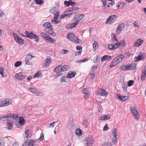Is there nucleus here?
<instances>
[{
	"label": "nucleus",
	"instance_id": "a878e982",
	"mask_svg": "<svg viewBox=\"0 0 146 146\" xmlns=\"http://www.w3.org/2000/svg\"><path fill=\"white\" fill-rule=\"evenodd\" d=\"M13 121L7 120L6 125V127L8 130L11 129L13 127Z\"/></svg>",
	"mask_w": 146,
	"mask_h": 146
},
{
	"label": "nucleus",
	"instance_id": "ea45409f",
	"mask_svg": "<svg viewBox=\"0 0 146 146\" xmlns=\"http://www.w3.org/2000/svg\"><path fill=\"white\" fill-rule=\"evenodd\" d=\"M25 134L24 136L26 137H30L31 135L30 134V132L29 130L28 129H26L25 130Z\"/></svg>",
	"mask_w": 146,
	"mask_h": 146
},
{
	"label": "nucleus",
	"instance_id": "c756f323",
	"mask_svg": "<svg viewBox=\"0 0 146 146\" xmlns=\"http://www.w3.org/2000/svg\"><path fill=\"white\" fill-rule=\"evenodd\" d=\"M42 26L44 27L45 30L48 29H51L52 28V26L50 23L48 22L44 23L43 24Z\"/></svg>",
	"mask_w": 146,
	"mask_h": 146
},
{
	"label": "nucleus",
	"instance_id": "9d476101",
	"mask_svg": "<svg viewBox=\"0 0 146 146\" xmlns=\"http://www.w3.org/2000/svg\"><path fill=\"white\" fill-rule=\"evenodd\" d=\"M12 34L15 40L17 43L21 45L24 44V40L17 34L15 33H13Z\"/></svg>",
	"mask_w": 146,
	"mask_h": 146
},
{
	"label": "nucleus",
	"instance_id": "473e14b6",
	"mask_svg": "<svg viewBox=\"0 0 146 146\" xmlns=\"http://www.w3.org/2000/svg\"><path fill=\"white\" fill-rule=\"evenodd\" d=\"M127 70H129L134 68L135 67V65L134 64H131L126 65Z\"/></svg>",
	"mask_w": 146,
	"mask_h": 146
},
{
	"label": "nucleus",
	"instance_id": "6ab92c4d",
	"mask_svg": "<svg viewBox=\"0 0 146 146\" xmlns=\"http://www.w3.org/2000/svg\"><path fill=\"white\" fill-rule=\"evenodd\" d=\"M51 62V58L49 56L47 57L43 64V67L45 68L47 67L50 64Z\"/></svg>",
	"mask_w": 146,
	"mask_h": 146
},
{
	"label": "nucleus",
	"instance_id": "5fc2aeb1",
	"mask_svg": "<svg viewBox=\"0 0 146 146\" xmlns=\"http://www.w3.org/2000/svg\"><path fill=\"white\" fill-rule=\"evenodd\" d=\"M120 69L121 71L127 70L126 65H121L120 68Z\"/></svg>",
	"mask_w": 146,
	"mask_h": 146
},
{
	"label": "nucleus",
	"instance_id": "c03bdc74",
	"mask_svg": "<svg viewBox=\"0 0 146 146\" xmlns=\"http://www.w3.org/2000/svg\"><path fill=\"white\" fill-rule=\"evenodd\" d=\"M102 3L104 6L105 7V8L106 9H109L110 7V6L108 5H107L106 4V1L105 0H102Z\"/></svg>",
	"mask_w": 146,
	"mask_h": 146
},
{
	"label": "nucleus",
	"instance_id": "4d7b16f0",
	"mask_svg": "<svg viewBox=\"0 0 146 146\" xmlns=\"http://www.w3.org/2000/svg\"><path fill=\"white\" fill-rule=\"evenodd\" d=\"M55 122H53L49 124H48L47 125L48 128L53 127L54 126V123Z\"/></svg>",
	"mask_w": 146,
	"mask_h": 146
},
{
	"label": "nucleus",
	"instance_id": "20e7f679",
	"mask_svg": "<svg viewBox=\"0 0 146 146\" xmlns=\"http://www.w3.org/2000/svg\"><path fill=\"white\" fill-rule=\"evenodd\" d=\"M67 37L69 40L75 43H80L82 42L81 40L76 38L72 33H68L67 35Z\"/></svg>",
	"mask_w": 146,
	"mask_h": 146
},
{
	"label": "nucleus",
	"instance_id": "864d4df0",
	"mask_svg": "<svg viewBox=\"0 0 146 146\" xmlns=\"http://www.w3.org/2000/svg\"><path fill=\"white\" fill-rule=\"evenodd\" d=\"M134 82V81L133 80L128 81L127 83V86L129 87L131 86L133 84Z\"/></svg>",
	"mask_w": 146,
	"mask_h": 146
},
{
	"label": "nucleus",
	"instance_id": "1a4fd4ad",
	"mask_svg": "<svg viewBox=\"0 0 146 146\" xmlns=\"http://www.w3.org/2000/svg\"><path fill=\"white\" fill-rule=\"evenodd\" d=\"M117 18V17L115 15H111L107 19L105 23L107 25H111L115 22Z\"/></svg>",
	"mask_w": 146,
	"mask_h": 146
},
{
	"label": "nucleus",
	"instance_id": "f704fd0d",
	"mask_svg": "<svg viewBox=\"0 0 146 146\" xmlns=\"http://www.w3.org/2000/svg\"><path fill=\"white\" fill-rule=\"evenodd\" d=\"M53 28L52 27V28L51 29H48L45 30L48 33L52 35V36H55L56 35V34L55 32L53 31Z\"/></svg>",
	"mask_w": 146,
	"mask_h": 146
},
{
	"label": "nucleus",
	"instance_id": "4be33fe9",
	"mask_svg": "<svg viewBox=\"0 0 146 146\" xmlns=\"http://www.w3.org/2000/svg\"><path fill=\"white\" fill-rule=\"evenodd\" d=\"M111 115L110 114H108L107 115H105L101 116L99 119L101 121H105L111 118Z\"/></svg>",
	"mask_w": 146,
	"mask_h": 146
},
{
	"label": "nucleus",
	"instance_id": "603ef678",
	"mask_svg": "<svg viewBox=\"0 0 146 146\" xmlns=\"http://www.w3.org/2000/svg\"><path fill=\"white\" fill-rule=\"evenodd\" d=\"M133 25L134 27L135 28H139L140 27V24L139 23L135 22L133 23Z\"/></svg>",
	"mask_w": 146,
	"mask_h": 146
},
{
	"label": "nucleus",
	"instance_id": "0eeeda50",
	"mask_svg": "<svg viewBox=\"0 0 146 146\" xmlns=\"http://www.w3.org/2000/svg\"><path fill=\"white\" fill-rule=\"evenodd\" d=\"M40 34L46 41L51 43H55V40L50 37L47 34L43 32H41Z\"/></svg>",
	"mask_w": 146,
	"mask_h": 146
},
{
	"label": "nucleus",
	"instance_id": "6e6d98bb",
	"mask_svg": "<svg viewBox=\"0 0 146 146\" xmlns=\"http://www.w3.org/2000/svg\"><path fill=\"white\" fill-rule=\"evenodd\" d=\"M79 9V7H74L72 8V9H70V10L72 12H75L76 13V11H75L76 10H77Z\"/></svg>",
	"mask_w": 146,
	"mask_h": 146
},
{
	"label": "nucleus",
	"instance_id": "680f3d73",
	"mask_svg": "<svg viewBox=\"0 0 146 146\" xmlns=\"http://www.w3.org/2000/svg\"><path fill=\"white\" fill-rule=\"evenodd\" d=\"M102 146H111V143L108 142H106L104 143Z\"/></svg>",
	"mask_w": 146,
	"mask_h": 146
},
{
	"label": "nucleus",
	"instance_id": "393cba45",
	"mask_svg": "<svg viewBox=\"0 0 146 146\" xmlns=\"http://www.w3.org/2000/svg\"><path fill=\"white\" fill-rule=\"evenodd\" d=\"M116 6L119 9H124L126 7V3L123 2H120L117 3Z\"/></svg>",
	"mask_w": 146,
	"mask_h": 146
},
{
	"label": "nucleus",
	"instance_id": "09e8293b",
	"mask_svg": "<svg viewBox=\"0 0 146 146\" xmlns=\"http://www.w3.org/2000/svg\"><path fill=\"white\" fill-rule=\"evenodd\" d=\"M53 14L54 15V18H58L59 13L58 11H55Z\"/></svg>",
	"mask_w": 146,
	"mask_h": 146
},
{
	"label": "nucleus",
	"instance_id": "f257e3e1",
	"mask_svg": "<svg viewBox=\"0 0 146 146\" xmlns=\"http://www.w3.org/2000/svg\"><path fill=\"white\" fill-rule=\"evenodd\" d=\"M113 38L117 42L113 44H110L108 45V48L111 50H115L118 48H122L124 47L126 44L124 40H123L120 42H119L117 38L115 36H113Z\"/></svg>",
	"mask_w": 146,
	"mask_h": 146
},
{
	"label": "nucleus",
	"instance_id": "6e6552de",
	"mask_svg": "<svg viewBox=\"0 0 146 146\" xmlns=\"http://www.w3.org/2000/svg\"><path fill=\"white\" fill-rule=\"evenodd\" d=\"M130 112L133 115L134 118L137 120H138L139 117V114L136 108L134 106H132L130 108Z\"/></svg>",
	"mask_w": 146,
	"mask_h": 146
},
{
	"label": "nucleus",
	"instance_id": "69168bd1",
	"mask_svg": "<svg viewBox=\"0 0 146 146\" xmlns=\"http://www.w3.org/2000/svg\"><path fill=\"white\" fill-rule=\"evenodd\" d=\"M66 78L65 76L62 77L60 79V82H66Z\"/></svg>",
	"mask_w": 146,
	"mask_h": 146
},
{
	"label": "nucleus",
	"instance_id": "de8ad7c7",
	"mask_svg": "<svg viewBox=\"0 0 146 146\" xmlns=\"http://www.w3.org/2000/svg\"><path fill=\"white\" fill-rule=\"evenodd\" d=\"M82 123L83 125L86 127H88L89 125L88 121L86 120H84L82 121Z\"/></svg>",
	"mask_w": 146,
	"mask_h": 146
},
{
	"label": "nucleus",
	"instance_id": "b1692460",
	"mask_svg": "<svg viewBox=\"0 0 146 146\" xmlns=\"http://www.w3.org/2000/svg\"><path fill=\"white\" fill-rule=\"evenodd\" d=\"M125 26V25L124 24L122 23L120 24L116 29V33L117 34H119L121 33L122 31L123 30Z\"/></svg>",
	"mask_w": 146,
	"mask_h": 146
},
{
	"label": "nucleus",
	"instance_id": "412c9836",
	"mask_svg": "<svg viewBox=\"0 0 146 146\" xmlns=\"http://www.w3.org/2000/svg\"><path fill=\"white\" fill-rule=\"evenodd\" d=\"M143 39L140 38L138 39L135 41L134 46L135 47H139L143 44Z\"/></svg>",
	"mask_w": 146,
	"mask_h": 146
},
{
	"label": "nucleus",
	"instance_id": "5701e85b",
	"mask_svg": "<svg viewBox=\"0 0 146 146\" xmlns=\"http://www.w3.org/2000/svg\"><path fill=\"white\" fill-rule=\"evenodd\" d=\"M116 95L117 98L121 102H124L127 100L129 98L127 96H121L119 94H117Z\"/></svg>",
	"mask_w": 146,
	"mask_h": 146
},
{
	"label": "nucleus",
	"instance_id": "e433bc0d",
	"mask_svg": "<svg viewBox=\"0 0 146 146\" xmlns=\"http://www.w3.org/2000/svg\"><path fill=\"white\" fill-rule=\"evenodd\" d=\"M76 14V12H72L70 10H69L65 12V15H66V16L70 17L72 15H75Z\"/></svg>",
	"mask_w": 146,
	"mask_h": 146
},
{
	"label": "nucleus",
	"instance_id": "8fccbe9b",
	"mask_svg": "<svg viewBox=\"0 0 146 146\" xmlns=\"http://www.w3.org/2000/svg\"><path fill=\"white\" fill-rule=\"evenodd\" d=\"M127 86L126 83H123V86L122 89L123 91L125 92H126L127 91Z\"/></svg>",
	"mask_w": 146,
	"mask_h": 146
},
{
	"label": "nucleus",
	"instance_id": "c9c22d12",
	"mask_svg": "<svg viewBox=\"0 0 146 146\" xmlns=\"http://www.w3.org/2000/svg\"><path fill=\"white\" fill-rule=\"evenodd\" d=\"M62 72L65 71L70 68L69 66L67 65H60Z\"/></svg>",
	"mask_w": 146,
	"mask_h": 146
},
{
	"label": "nucleus",
	"instance_id": "2eb2a0df",
	"mask_svg": "<svg viewBox=\"0 0 146 146\" xmlns=\"http://www.w3.org/2000/svg\"><path fill=\"white\" fill-rule=\"evenodd\" d=\"M94 142V140L92 137H87L86 139L85 146H92Z\"/></svg>",
	"mask_w": 146,
	"mask_h": 146
},
{
	"label": "nucleus",
	"instance_id": "f3484780",
	"mask_svg": "<svg viewBox=\"0 0 146 146\" xmlns=\"http://www.w3.org/2000/svg\"><path fill=\"white\" fill-rule=\"evenodd\" d=\"M34 57V56L31 54H28L25 58L26 64L32 65V63L29 61Z\"/></svg>",
	"mask_w": 146,
	"mask_h": 146
},
{
	"label": "nucleus",
	"instance_id": "a19ab883",
	"mask_svg": "<svg viewBox=\"0 0 146 146\" xmlns=\"http://www.w3.org/2000/svg\"><path fill=\"white\" fill-rule=\"evenodd\" d=\"M93 47L95 51L98 50L99 47V45L98 43L96 41H94V42L93 44Z\"/></svg>",
	"mask_w": 146,
	"mask_h": 146
},
{
	"label": "nucleus",
	"instance_id": "49530a36",
	"mask_svg": "<svg viewBox=\"0 0 146 146\" xmlns=\"http://www.w3.org/2000/svg\"><path fill=\"white\" fill-rule=\"evenodd\" d=\"M43 0H35V2L36 4L40 5L43 3Z\"/></svg>",
	"mask_w": 146,
	"mask_h": 146
},
{
	"label": "nucleus",
	"instance_id": "4c0bfd02",
	"mask_svg": "<svg viewBox=\"0 0 146 146\" xmlns=\"http://www.w3.org/2000/svg\"><path fill=\"white\" fill-rule=\"evenodd\" d=\"M60 21V20L58 18H54L51 20V23L53 24L58 23Z\"/></svg>",
	"mask_w": 146,
	"mask_h": 146
},
{
	"label": "nucleus",
	"instance_id": "c85d7f7f",
	"mask_svg": "<svg viewBox=\"0 0 146 146\" xmlns=\"http://www.w3.org/2000/svg\"><path fill=\"white\" fill-rule=\"evenodd\" d=\"M146 76V66H145L142 71V73L141 76V79L142 81H143Z\"/></svg>",
	"mask_w": 146,
	"mask_h": 146
},
{
	"label": "nucleus",
	"instance_id": "774afa93",
	"mask_svg": "<svg viewBox=\"0 0 146 146\" xmlns=\"http://www.w3.org/2000/svg\"><path fill=\"white\" fill-rule=\"evenodd\" d=\"M98 67V66L97 65L93 66L92 67L91 69L93 70H94L95 71H96Z\"/></svg>",
	"mask_w": 146,
	"mask_h": 146
},
{
	"label": "nucleus",
	"instance_id": "4468645a",
	"mask_svg": "<svg viewBox=\"0 0 146 146\" xmlns=\"http://www.w3.org/2000/svg\"><path fill=\"white\" fill-rule=\"evenodd\" d=\"M27 76V73L20 72L16 74L15 77L17 79L22 80L25 78Z\"/></svg>",
	"mask_w": 146,
	"mask_h": 146
},
{
	"label": "nucleus",
	"instance_id": "39448f33",
	"mask_svg": "<svg viewBox=\"0 0 146 146\" xmlns=\"http://www.w3.org/2000/svg\"><path fill=\"white\" fill-rule=\"evenodd\" d=\"M12 100L8 98L3 99L0 100V107H6L11 104Z\"/></svg>",
	"mask_w": 146,
	"mask_h": 146
},
{
	"label": "nucleus",
	"instance_id": "bf43d9fd",
	"mask_svg": "<svg viewBox=\"0 0 146 146\" xmlns=\"http://www.w3.org/2000/svg\"><path fill=\"white\" fill-rule=\"evenodd\" d=\"M82 92L85 94H89L90 92L89 91L87 90L86 88H84L82 90Z\"/></svg>",
	"mask_w": 146,
	"mask_h": 146
},
{
	"label": "nucleus",
	"instance_id": "3c124183",
	"mask_svg": "<svg viewBox=\"0 0 146 146\" xmlns=\"http://www.w3.org/2000/svg\"><path fill=\"white\" fill-rule=\"evenodd\" d=\"M84 16V14H82L79 15H78L77 16V20H78L79 22V21L82 19L83 17Z\"/></svg>",
	"mask_w": 146,
	"mask_h": 146
},
{
	"label": "nucleus",
	"instance_id": "052dcab7",
	"mask_svg": "<svg viewBox=\"0 0 146 146\" xmlns=\"http://www.w3.org/2000/svg\"><path fill=\"white\" fill-rule=\"evenodd\" d=\"M109 129V127L107 123H106L103 128V131H106L108 130Z\"/></svg>",
	"mask_w": 146,
	"mask_h": 146
},
{
	"label": "nucleus",
	"instance_id": "338daca9",
	"mask_svg": "<svg viewBox=\"0 0 146 146\" xmlns=\"http://www.w3.org/2000/svg\"><path fill=\"white\" fill-rule=\"evenodd\" d=\"M61 53L63 54H67L69 52L68 50L63 49L61 51Z\"/></svg>",
	"mask_w": 146,
	"mask_h": 146
},
{
	"label": "nucleus",
	"instance_id": "dca6fc26",
	"mask_svg": "<svg viewBox=\"0 0 146 146\" xmlns=\"http://www.w3.org/2000/svg\"><path fill=\"white\" fill-rule=\"evenodd\" d=\"M61 72V67L59 65L54 69V74L56 77H57L61 75L60 72Z\"/></svg>",
	"mask_w": 146,
	"mask_h": 146
},
{
	"label": "nucleus",
	"instance_id": "ddd939ff",
	"mask_svg": "<svg viewBox=\"0 0 146 146\" xmlns=\"http://www.w3.org/2000/svg\"><path fill=\"white\" fill-rule=\"evenodd\" d=\"M25 122V120L23 117H20L19 119L18 123H15V125L18 128H20L24 125Z\"/></svg>",
	"mask_w": 146,
	"mask_h": 146
},
{
	"label": "nucleus",
	"instance_id": "a211bd4d",
	"mask_svg": "<svg viewBox=\"0 0 146 146\" xmlns=\"http://www.w3.org/2000/svg\"><path fill=\"white\" fill-rule=\"evenodd\" d=\"M29 90L30 91L37 96H41L43 95V94L42 92H39L38 90L34 88H29Z\"/></svg>",
	"mask_w": 146,
	"mask_h": 146
},
{
	"label": "nucleus",
	"instance_id": "58836bf2",
	"mask_svg": "<svg viewBox=\"0 0 146 146\" xmlns=\"http://www.w3.org/2000/svg\"><path fill=\"white\" fill-rule=\"evenodd\" d=\"M44 138V136L43 133L42 132L40 135L39 138L36 139V140L38 142L42 141Z\"/></svg>",
	"mask_w": 146,
	"mask_h": 146
},
{
	"label": "nucleus",
	"instance_id": "f8f14e48",
	"mask_svg": "<svg viewBox=\"0 0 146 146\" xmlns=\"http://www.w3.org/2000/svg\"><path fill=\"white\" fill-rule=\"evenodd\" d=\"M36 142L32 139L27 140L25 142L22 146H34L36 145Z\"/></svg>",
	"mask_w": 146,
	"mask_h": 146
},
{
	"label": "nucleus",
	"instance_id": "13d9d810",
	"mask_svg": "<svg viewBox=\"0 0 146 146\" xmlns=\"http://www.w3.org/2000/svg\"><path fill=\"white\" fill-rule=\"evenodd\" d=\"M22 64V62L20 61H19L16 62L15 64V67L19 66L21 65Z\"/></svg>",
	"mask_w": 146,
	"mask_h": 146
},
{
	"label": "nucleus",
	"instance_id": "72a5a7b5",
	"mask_svg": "<svg viewBox=\"0 0 146 146\" xmlns=\"http://www.w3.org/2000/svg\"><path fill=\"white\" fill-rule=\"evenodd\" d=\"M59 8V6L56 4L53 8H52L50 11V13H54L55 11H58L57 9Z\"/></svg>",
	"mask_w": 146,
	"mask_h": 146
},
{
	"label": "nucleus",
	"instance_id": "e2e57ef3",
	"mask_svg": "<svg viewBox=\"0 0 146 146\" xmlns=\"http://www.w3.org/2000/svg\"><path fill=\"white\" fill-rule=\"evenodd\" d=\"M4 70H3L0 74L1 75L2 77L3 78L6 77L7 76Z\"/></svg>",
	"mask_w": 146,
	"mask_h": 146
},
{
	"label": "nucleus",
	"instance_id": "79ce46f5",
	"mask_svg": "<svg viewBox=\"0 0 146 146\" xmlns=\"http://www.w3.org/2000/svg\"><path fill=\"white\" fill-rule=\"evenodd\" d=\"M100 60V56H96L94 58L93 62L95 63H97L99 62Z\"/></svg>",
	"mask_w": 146,
	"mask_h": 146
},
{
	"label": "nucleus",
	"instance_id": "37998d69",
	"mask_svg": "<svg viewBox=\"0 0 146 146\" xmlns=\"http://www.w3.org/2000/svg\"><path fill=\"white\" fill-rule=\"evenodd\" d=\"M76 135L78 136H80L82 134V132L81 130L79 128L76 129Z\"/></svg>",
	"mask_w": 146,
	"mask_h": 146
},
{
	"label": "nucleus",
	"instance_id": "7ed1b4c3",
	"mask_svg": "<svg viewBox=\"0 0 146 146\" xmlns=\"http://www.w3.org/2000/svg\"><path fill=\"white\" fill-rule=\"evenodd\" d=\"M124 57L123 55L121 54L116 57L111 63L110 67L112 68L115 66L122 60Z\"/></svg>",
	"mask_w": 146,
	"mask_h": 146
},
{
	"label": "nucleus",
	"instance_id": "2f4dec72",
	"mask_svg": "<svg viewBox=\"0 0 146 146\" xmlns=\"http://www.w3.org/2000/svg\"><path fill=\"white\" fill-rule=\"evenodd\" d=\"M25 34L27 38L31 39H33V37L35 35L33 33H29L27 31L25 32Z\"/></svg>",
	"mask_w": 146,
	"mask_h": 146
},
{
	"label": "nucleus",
	"instance_id": "7c9ffc66",
	"mask_svg": "<svg viewBox=\"0 0 146 146\" xmlns=\"http://www.w3.org/2000/svg\"><path fill=\"white\" fill-rule=\"evenodd\" d=\"M76 74L75 72H73L72 71H70L66 76L67 78H72L75 76Z\"/></svg>",
	"mask_w": 146,
	"mask_h": 146
},
{
	"label": "nucleus",
	"instance_id": "aec40b11",
	"mask_svg": "<svg viewBox=\"0 0 146 146\" xmlns=\"http://www.w3.org/2000/svg\"><path fill=\"white\" fill-rule=\"evenodd\" d=\"M78 23V20H76L74 22L72 23L67 24L66 26V28L68 29H73L75 27Z\"/></svg>",
	"mask_w": 146,
	"mask_h": 146
},
{
	"label": "nucleus",
	"instance_id": "a18cd8bd",
	"mask_svg": "<svg viewBox=\"0 0 146 146\" xmlns=\"http://www.w3.org/2000/svg\"><path fill=\"white\" fill-rule=\"evenodd\" d=\"M41 76L42 74L41 72H40L38 71L36 72V74L34 76V78H38L41 77Z\"/></svg>",
	"mask_w": 146,
	"mask_h": 146
},
{
	"label": "nucleus",
	"instance_id": "9b49d317",
	"mask_svg": "<svg viewBox=\"0 0 146 146\" xmlns=\"http://www.w3.org/2000/svg\"><path fill=\"white\" fill-rule=\"evenodd\" d=\"M96 93L98 95L106 97L108 95L109 93L103 89H99L97 90Z\"/></svg>",
	"mask_w": 146,
	"mask_h": 146
},
{
	"label": "nucleus",
	"instance_id": "f03ea898",
	"mask_svg": "<svg viewBox=\"0 0 146 146\" xmlns=\"http://www.w3.org/2000/svg\"><path fill=\"white\" fill-rule=\"evenodd\" d=\"M111 141L114 145H116L118 140V135L116 128H113L110 134Z\"/></svg>",
	"mask_w": 146,
	"mask_h": 146
},
{
	"label": "nucleus",
	"instance_id": "cd10ccee",
	"mask_svg": "<svg viewBox=\"0 0 146 146\" xmlns=\"http://www.w3.org/2000/svg\"><path fill=\"white\" fill-rule=\"evenodd\" d=\"M145 56L144 54L142 53H140L138 56L135 57L134 58L135 61H139L143 59H144Z\"/></svg>",
	"mask_w": 146,
	"mask_h": 146
},
{
	"label": "nucleus",
	"instance_id": "0e129e2a",
	"mask_svg": "<svg viewBox=\"0 0 146 146\" xmlns=\"http://www.w3.org/2000/svg\"><path fill=\"white\" fill-rule=\"evenodd\" d=\"M33 39H35V41L36 42H38L39 40V39L38 36L36 35H35L33 37Z\"/></svg>",
	"mask_w": 146,
	"mask_h": 146
},
{
	"label": "nucleus",
	"instance_id": "423d86ee",
	"mask_svg": "<svg viewBox=\"0 0 146 146\" xmlns=\"http://www.w3.org/2000/svg\"><path fill=\"white\" fill-rule=\"evenodd\" d=\"M3 117L7 119V120L13 121V122L15 120H17L19 118V115L17 114L14 113L7 114Z\"/></svg>",
	"mask_w": 146,
	"mask_h": 146
},
{
	"label": "nucleus",
	"instance_id": "bb28decb",
	"mask_svg": "<svg viewBox=\"0 0 146 146\" xmlns=\"http://www.w3.org/2000/svg\"><path fill=\"white\" fill-rule=\"evenodd\" d=\"M112 58L111 56L108 55H105L102 57L101 58V60L102 62L110 61L111 60Z\"/></svg>",
	"mask_w": 146,
	"mask_h": 146
}]
</instances>
